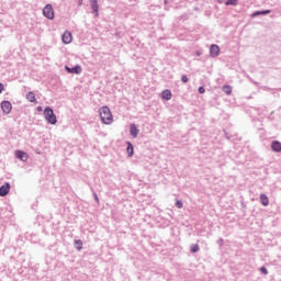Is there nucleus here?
<instances>
[{"label":"nucleus","instance_id":"9b49d317","mask_svg":"<svg viewBox=\"0 0 281 281\" xmlns=\"http://www.w3.org/2000/svg\"><path fill=\"white\" fill-rule=\"evenodd\" d=\"M271 149H272L274 153H281V144H280V142L273 140V142L271 143Z\"/></svg>","mask_w":281,"mask_h":281},{"label":"nucleus","instance_id":"2eb2a0df","mask_svg":"<svg viewBox=\"0 0 281 281\" xmlns=\"http://www.w3.org/2000/svg\"><path fill=\"white\" fill-rule=\"evenodd\" d=\"M260 201H261V204L267 207V205H269V196H267V194L265 193H261L260 195Z\"/></svg>","mask_w":281,"mask_h":281},{"label":"nucleus","instance_id":"1a4fd4ad","mask_svg":"<svg viewBox=\"0 0 281 281\" xmlns=\"http://www.w3.org/2000/svg\"><path fill=\"white\" fill-rule=\"evenodd\" d=\"M90 3L95 16H100V13H99L100 7L98 5V0H90Z\"/></svg>","mask_w":281,"mask_h":281},{"label":"nucleus","instance_id":"5701e85b","mask_svg":"<svg viewBox=\"0 0 281 281\" xmlns=\"http://www.w3.org/2000/svg\"><path fill=\"white\" fill-rule=\"evenodd\" d=\"M260 271L261 273H263V276H267V273H269V271L265 267H261Z\"/></svg>","mask_w":281,"mask_h":281},{"label":"nucleus","instance_id":"4468645a","mask_svg":"<svg viewBox=\"0 0 281 281\" xmlns=\"http://www.w3.org/2000/svg\"><path fill=\"white\" fill-rule=\"evenodd\" d=\"M265 14H271V10L256 11L251 14V18L255 19V16H260Z\"/></svg>","mask_w":281,"mask_h":281},{"label":"nucleus","instance_id":"393cba45","mask_svg":"<svg viewBox=\"0 0 281 281\" xmlns=\"http://www.w3.org/2000/svg\"><path fill=\"white\" fill-rule=\"evenodd\" d=\"M199 93H205V88L200 87V88H199Z\"/></svg>","mask_w":281,"mask_h":281},{"label":"nucleus","instance_id":"4be33fe9","mask_svg":"<svg viewBox=\"0 0 281 281\" xmlns=\"http://www.w3.org/2000/svg\"><path fill=\"white\" fill-rule=\"evenodd\" d=\"M176 207H178V210H181V207H183V202L181 200H176Z\"/></svg>","mask_w":281,"mask_h":281},{"label":"nucleus","instance_id":"dca6fc26","mask_svg":"<svg viewBox=\"0 0 281 281\" xmlns=\"http://www.w3.org/2000/svg\"><path fill=\"white\" fill-rule=\"evenodd\" d=\"M26 100H29V102H36V94H34L33 91L27 92Z\"/></svg>","mask_w":281,"mask_h":281},{"label":"nucleus","instance_id":"6e6552de","mask_svg":"<svg viewBox=\"0 0 281 281\" xmlns=\"http://www.w3.org/2000/svg\"><path fill=\"white\" fill-rule=\"evenodd\" d=\"M66 71H68V74H82V67H80L79 65L75 66L74 68H69L68 66L65 67Z\"/></svg>","mask_w":281,"mask_h":281},{"label":"nucleus","instance_id":"9d476101","mask_svg":"<svg viewBox=\"0 0 281 281\" xmlns=\"http://www.w3.org/2000/svg\"><path fill=\"white\" fill-rule=\"evenodd\" d=\"M210 52H211V56H218V54H221V48L218 47V45H211V48H210Z\"/></svg>","mask_w":281,"mask_h":281},{"label":"nucleus","instance_id":"0eeeda50","mask_svg":"<svg viewBox=\"0 0 281 281\" xmlns=\"http://www.w3.org/2000/svg\"><path fill=\"white\" fill-rule=\"evenodd\" d=\"M15 157L18 159H20L21 161H27V159H29L27 153H25L23 150H16L15 151Z\"/></svg>","mask_w":281,"mask_h":281},{"label":"nucleus","instance_id":"f03ea898","mask_svg":"<svg viewBox=\"0 0 281 281\" xmlns=\"http://www.w3.org/2000/svg\"><path fill=\"white\" fill-rule=\"evenodd\" d=\"M44 116L46 122H48V124H56L58 122V120L56 119V114L54 113V110H52V108L47 106L44 110Z\"/></svg>","mask_w":281,"mask_h":281},{"label":"nucleus","instance_id":"aec40b11","mask_svg":"<svg viewBox=\"0 0 281 281\" xmlns=\"http://www.w3.org/2000/svg\"><path fill=\"white\" fill-rule=\"evenodd\" d=\"M225 5H238V0H227Z\"/></svg>","mask_w":281,"mask_h":281},{"label":"nucleus","instance_id":"20e7f679","mask_svg":"<svg viewBox=\"0 0 281 281\" xmlns=\"http://www.w3.org/2000/svg\"><path fill=\"white\" fill-rule=\"evenodd\" d=\"M61 41H63V43H65V45H69V43H71V41H74V35H71V32L66 31V32H64V34L61 36Z\"/></svg>","mask_w":281,"mask_h":281},{"label":"nucleus","instance_id":"423d86ee","mask_svg":"<svg viewBox=\"0 0 281 281\" xmlns=\"http://www.w3.org/2000/svg\"><path fill=\"white\" fill-rule=\"evenodd\" d=\"M10 194V183H4L0 187V196H8Z\"/></svg>","mask_w":281,"mask_h":281},{"label":"nucleus","instance_id":"f3484780","mask_svg":"<svg viewBox=\"0 0 281 281\" xmlns=\"http://www.w3.org/2000/svg\"><path fill=\"white\" fill-rule=\"evenodd\" d=\"M133 153H134L133 144L127 143V155H128V157H133Z\"/></svg>","mask_w":281,"mask_h":281},{"label":"nucleus","instance_id":"c85d7f7f","mask_svg":"<svg viewBox=\"0 0 281 281\" xmlns=\"http://www.w3.org/2000/svg\"><path fill=\"white\" fill-rule=\"evenodd\" d=\"M218 1V3H223V0H217Z\"/></svg>","mask_w":281,"mask_h":281},{"label":"nucleus","instance_id":"bb28decb","mask_svg":"<svg viewBox=\"0 0 281 281\" xmlns=\"http://www.w3.org/2000/svg\"><path fill=\"white\" fill-rule=\"evenodd\" d=\"M78 5H82V0H77Z\"/></svg>","mask_w":281,"mask_h":281},{"label":"nucleus","instance_id":"39448f33","mask_svg":"<svg viewBox=\"0 0 281 281\" xmlns=\"http://www.w3.org/2000/svg\"><path fill=\"white\" fill-rule=\"evenodd\" d=\"M1 109L3 113L8 115L12 111V103H10V101H3L1 103Z\"/></svg>","mask_w":281,"mask_h":281},{"label":"nucleus","instance_id":"ddd939ff","mask_svg":"<svg viewBox=\"0 0 281 281\" xmlns=\"http://www.w3.org/2000/svg\"><path fill=\"white\" fill-rule=\"evenodd\" d=\"M162 100H171L172 99V92L170 90H165L161 93Z\"/></svg>","mask_w":281,"mask_h":281},{"label":"nucleus","instance_id":"6ab92c4d","mask_svg":"<svg viewBox=\"0 0 281 281\" xmlns=\"http://www.w3.org/2000/svg\"><path fill=\"white\" fill-rule=\"evenodd\" d=\"M75 245H76L78 251L82 250V240H80V239L75 240Z\"/></svg>","mask_w":281,"mask_h":281},{"label":"nucleus","instance_id":"412c9836","mask_svg":"<svg viewBox=\"0 0 281 281\" xmlns=\"http://www.w3.org/2000/svg\"><path fill=\"white\" fill-rule=\"evenodd\" d=\"M199 244H195V245H192L191 246V251H192V254H196V251H199Z\"/></svg>","mask_w":281,"mask_h":281},{"label":"nucleus","instance_id":"cd10ccee","mask_svg":"<svg viewBox=\"0 0 281 281\" xmlns=\"http://www.w3.org/2000/svg\"><path fill=\"white\" fill-rule=\"evenodd\" d=\"M37 111H40V112L43 111V108H42V106H38V108H37Z\"/></svg>","mask_w":281,"mask_h":281},{"label":"nucleus","instance_id":"b1692460","mask_svg":"<svg viewBox=\"0 0 281 281\" xmlns=\"http://www.w3.org/2000/svg\"><path fill=\"white\" fill-rule=\"evenodd\" d=\"M181 81H182V82H188V76L183 75V76L181 77Z\"/></svg>","mask_w":281,"mask_h":281},{"label":"nucleus","instance_id":"a878e982","mask_svg":"<svg viewBox=\"0 0 281 281\" xmlns=\"http://www.w3.org/2000/svg\"><path fill=\"white\" fill-rule=\"evenodd\" d=\"M3 92V83H0V93Z\"/></svg>","mask_w":281,"mask_h":281},{"label":"nucleus","instance_id":"f8f14e48","mask_svg":"<svg viewBox=\"0 0 281 281\" xmlns=\"http://www.w3.org/2000/svg\"><path fill=\"white\" fill-rule=\"evenodd\" d=\"M130 132L132 137H137V135H139V130H137V126L135 124L130 125Z\"/></svg>","mask_w":281,"mask_h":281},{"label":"nucleus","instance_id":"f257e3e1","mask_svg":"<svg viewBox=\"0 0 281 281\" xmlns=\"http://www.w3.org/2000/svg\"><path fill=\"white\" fill-rule=\"evenodd\" d=\"M99 115L103 124H113V113H111V109H109V106H102L99 110Z\"/></svg>","mask_w":281,"mask_h":281},{"label":"nucleus","instance_id":"7ed1b4c3","mask_svg":"<svg viewBox=\"0 0 281 281\" xmlns=\"http://www.w3.org/2000/svg\"><path fill=\"white\" fill-rule=\"evenodd\" d=\"M43 14L46 19H49L50 21H53V19H54V8L52 7V4H46L44 7Z\"/></svg>","mask_w":281,"mask_h":281},{"label":"nucleus","instance_id":"a211bd4d","mask_svg":"<svg viewBox=\"0 0 281 281\" xmlns=\"http://www.w3.org/2000/svg\"><path fill=\"white\" fill-rule=\"evenodd\" d=\"M223 91L226 95H232V88L229 86H224Z\"/></svg>","mask_w":281,"mask_h":281}]
</instances>
